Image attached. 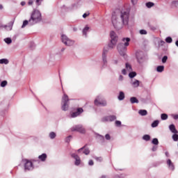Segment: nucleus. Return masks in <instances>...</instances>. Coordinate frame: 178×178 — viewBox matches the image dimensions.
Returning a JSON list of instances; mask_svg holds the SVG:
<instances>
[{
  "mask_svg": "<svg viewBox=\"0 0 178 178\" xmlns=\"http://www.w3.org/2000/svg\"><path fill=\"white\" fill-rule=\"evenodd\" d=\"M130 17V14L128 11H122L120 14V21L116 16H113L112 18V23L117 30H120V29L123 28L124 26H127L129 24V17Z\"/></svg>",
  "mask_w": 178,
  "mask_h": 178,
  "instance_id": "nucleus-1",
  "label": "nucleus"
},
{
  "mask_svg": "<svg viewBox=\"0 0 178 178\" xmlns=\"http://www.w3.org/2000/svg\"><path fill=\"white\" fill-rule=\"evenodd\" d=\"M41 20H42L41 13H40L37 10H35L31 13L29 20H24L23 22L22 29H24L29 24H30V26H34V24H37V23H40Z\"/></svg>",
  "mask_w": 178,
  "mask_h": 178,
  "instance_id": "nucleus-2",
  "label": "nucleus"
},
{
  "mask_svg": "<svg viewBox=\"0 0 178 178\" xmlns=\"http://www.w3.org/2000/svg\"><path fill=\"white\" fill-rule=\"evenodd\" d=\"M130 42V38H126L122 39V42L119 43L117 46V49L121 55V56H124L126 55V51H127V47H129Z\"/></svg>",
  "mask_w": 178,
  "mask_h": 178,
  "instance_id": "nucleus-3",
  "label": "nucleus"
},
{
  "mask_svg": "<svg viewBox=\"0 0 178 178\" xmlns=\"http://www.w3.org/2000/svg\"><path fill=\"white\" fill-rule=\"evenodd\" d=\"M110 37L111 38V42L108 44V48H111V49H113L115 47H116V44H118V35H116V33L115 31H111L110 33Z\"/></svg>",
  "mask_w": 178,
  "mask_h": 178,
  "instance_id": "nucleus-4",
  "label": "nucleus"
},
{
  "mask_svg": "<svg viewBox=\"0 0 178 178\" xmlns=\"http://www.w3.org/2000/svg\"><path fill=\"white\" fill-rule=\"evenodd\" d=\"M69 96L67 95L64 94L63 97H62V102H61V109L62 111H66L67 109H69Z\"/></svg>",
  "mask_w": 178,
  "mask_h": 178,
  "instance_id": "nucleus-5",
  "label": "nucleus"
},
{
  "mask_svg": "<svg viewBox=\"0 0 178 178\" xmlns=\"http://www.w3.org/2000/svg\"><path fill=\"white\" fill-rule=\"evenodd\" d=\"M61 40L62 42H63L65 45H67V47H70L73 45V44H74V41L70 40L69 38L66 36V35H62Z\"/></svg>",
  "mask_w": 178,
  "mask_h": 178,
  "instance_id": "nucleus-6",
  "label": "nucleus"
},
{
  "mask_svg": "<svg viewBox=\"0 0 178 178\" xmlns=\"http://www.w3.org/2000/svg\"><path fill=\"white\" fill-rule=\"evenodd\" d=\"M22 162L24 163V170H31V169H33V162L30 161L29 159H22Z\"/></svg>",
  "mask_w": 178,
  "mask_h": 178,
  "instance_id": "nucleus-7",
  "label": "nucleus"
},
{
  "mask_svg": "<svg viewBox=\"0 0 178 178\" xmlns=\"http://www.w3.org/2000/svg\"><path fill=\"white\" fill-rule=\"evenodd\" d=\"M72 131H78V133H81V134H85L86 129L83 128V125H75L71 128Z\"/></svg>",
  "mask_w": 178,
  "mask_h": 178,
  "instance_id": "nucleus-8",
  "label": "nucleus"
},
{
  "mask_svg": "<svg viewBox=\"0 0 178 178\" xmlns=\"http://www.w3.org/2000/svg\"><path fill=\"white\" fill-rule=\"evenodd\" d=\"M95 105H97V106L99 105H101L102 106H106V101L102 100L99 97H97L95 100Z\"/></svg>",
  "mask_w": 178,
  "mask_h": 178,
  "instance_id": "nucleus-9",
  "label": "nucleus"
},
{
  "mask_svg": "<svg viewBox=\"0 0 178 178\" xmlns=\"http://www.w3.org/2000/svg\"><path fill=\"white\" fill-rule=\"evenodd\" d=\"M84 112V110H83V108H78L76 109V111L73 112L71 114V118H77V116H80V115H81V113H83Z\"/></svg>",
  "mask_w": 178,
  "mask_h": 178,
  "instance_id": "nucleus-10",
  "label": "nucleus"
},
{
  "mask_svg": "<svg viewBox=\"0 0 178 178\" xmlns=\"http://www.w3.org/2000/svg\"><path fill=\"white\" fill-rule=\"evenodd\" d=\"M113 120H116L115 115L106 116L102 119V122H113Z\"/></svg>",
  "mask_w": 178,
  "mask_h": 178,
  "instance_id": "nucleus-11",
  "label": "nucleus"
},
{
  "mask_svg": "<svg viewBox=\"0 0 178 178\" xmlns=\"http://www.w3.org/2000/svg\"><path fill=\"white\" fill-rule=\"evenodd\" d=\"M71 156L74 158V159H75V165L76 166H79V165H80V163H81V160H80V157L79 156V155L76 154H72Z\"/></svg>",
  "mask_w": 178,
  "mask_h": 178,
  "instance_id": "nucleus-12",
  "label": "nucleus"
},
{
  "mask_svg": "<svg viewBox=\"0 0 178 178\" xmlns=\"http://www.w3.org/2000/svg\"><path fill=\"white\" fill-rule=\"evenodd\" d=\"M109 49L108 47H104L102 53V59L104 63H106V54H108Z\"/></svg>",
  "mask_w": 178,
  "mask_h": 178,
  "instance_id": "nucleus-13",
  "label": "nucleus"
},
{
  "mask_svg": "<svg viewBox=\"0 0 178 178\" xmlns=\"http://www.w3.org/2000/svg\"><path fill=\"white\" fill-rule=\"evenodd\" d=\"M131 85L134 88H137L138 87H140V81L134 79L131 81Z\"/></svg>",
  "mask_w": 178,
  "mask_h": 178,
  "instance_id": "nucleus-14",
  "label": "nucleus"
},
{
  "mask_svg": "<svg viewBox=\"0 0 178 178\" xmlns=\"http://www.w3.org/2000/svg\"><path fill=\"white\" fill-rule=\"evenodd\" d=\"M169 129L172 133H174V134H177L178 131L176 130V127H175V124H170Z\"/></svg>",
  "mask_w": 178,
  "mask_h": 178,
  "instance_id": "nucleus-15",
  "label": "nucleus"
},
{
  "mask_svg": "<svg viewBox=\"0 0 178 178\" xmlns=\"http://www.w3.org/2000/svg\"><path fill=\"white\" fill-rule=\"evenodd\" d=\"M167 164L168 165L171 170H175V165H173V163H172V161L170 159H168L167 161Z\"/></svg>",
  "mask_w": 178,
  "mask_h": 178,
  "instance_id": "nucleus-16",
  "label": "nucleus"
},
{
  "mask_svg": "<svg viewBox=\"0 0 178 178\" xmlns=\"http://www.w3.org/2000/svg\"><path fill=\"white\" fill-rule=\"evenodd\" d=\"M38 159H40V161H42V162H45V161L47 160V154L44 153L42 155H40L38 156Z\"/></svg>",
  "mask_w": 178,
  "mask_h": 178,
  "instance_id": "nucleus-17",
  "label": "nucleus"
},
{
  "mask_svg": "<svg viewBox=\"0 0 178 178\" xmlns=\"http://www.w3.org/2000/svg\"><path fill=\"white\" fill-rule=\"evenodd\" d=\"M136 58L138 63H143V58L141 56V54L140 53H138L136 54Z\"/></svg>",
  "mask_w": 178,
  "mask_h": 178,
  "instance_id": "nucleus-18",
  "label": "nucleus"
},
{
  "mask_svg": "<svg viewBox=\"0 0 178 178\" xmlns=\"http://www.w3.org/2000/svg\"><path fill=\"white\" fill-rule=\"evenodd\" d=\"M8 63H9V60L6 58L0 59V65H8Z\"/></svg>",
  "mask_w": 178,
  "mask_h": 178,
  "instance_id": "nucleus-19",
  "label": "nucleus"
},
{
  "mask_svg": "<svg viewBox=\"0 0 178 178\" xmlns=\"http://www.w3.org/2000/svg\"><path fill=\"white\" fill-rule=\"evenodd\" d=\"M139 115H140L141 116H147V115H148V112H147L146 110H140L138 111Z\"/></svg>",
  "mask_w": 178,
  "mask_h": 178,
  "instance_id": "nucleus-20",
  "label": "nucleus"
},
{
  "mask_svg": "<svg viewBox=\"0 0 178 178\" xmlns=\"http://www.w3.org/2000/svg\"><path fill=\"white\" fill-rule=\"evenodd\" d=\"M164 69H165V67L163 65H159L156 67V70L157 72H159V73H162Z\"/></svg>",
  "mask_w": 178,
  "mask_h": 178,
  "instance_id": "nucleus-21",
  "label": "nucleus"
},
{
  "mask_svg": "<svg viewBox=\"0 0 178 178\" xmlns=\"http://www.w3.org/2000/svg\"><path fill=\"white\" fill-rule=\"evenodd\" d=\"M119 101H123L124 99V92H120V95L118 96Z\"/></svg>",
  "mask_w": 178,
  "mask_h": 178,
  "instance_id": "nucleus-22",
  "label": "nucleus"
},
{
  "mask_svg": "<svg viewBox=\"0 0 178 178\" xmlns=\"http://www.w3.org/2000/svg\"><path fill=\"white\" fill-rule=\"evenodd\" d=\"M130 102L132 104H138V99H137V97H131Z\"/></svg>",
  "mask_w": 178,
  "mask_h": 178,
  "instance_id": "nucleus-23",
  "label": "nucleus"
},
{
  "mask_svg": "<svg viewBox=\"0 0 178 178\" xmlns=\"http://www.w3.org/2000/svg\"><path fill=\"white\" fill-rule=\"evenodd\" d=\"M88 30H90V27L88 26H86L83 30V35H85L86 37H87V32L88 31Z\"/></svg>",
  "mask_w": 178,
  "mask_h": 178,
  "instance_id": "nucleus-24",
  "label": "nucleus"
},
{
  "mask_svg": "<svg viewBox=\"0 0 178 178\" xmlns=\"http://www.w3.org/2000/svg\"><path fill=\"white\" fill-rule=\"evenodd\" d=\"M143 140H145V141H149V140H151V136L149 135H145L143 136Z\"/></svg>",
  "mask_w": 178,
  "mask_h": 178,
  "instance_id": "nucleus-25",
  "label": "nucleus"
},
{
  "mask_svg": "<svg viewBox=\"0 0 178 178\" xmlns=\"http://www.w3.org/2000/svg\"><path fill=\"white\" fill-rule=\"evenodd\" d=\"M125 66H126V69H127V70H128V72H131L133 70L131 69V65H130V64L127 63Z\"/></svg>",
  "mask_w": 178,
  "mask_h": 178,
  "instance_id": "nucleus-26",
  "label": "nucleus"
},
{
  "mask_svg": "<svg viewBox=\"0 0 178 178\" xmlns=\"http://www.w3.org/2000/svg\"><path fill=\"white\" fill-rule=\"evenodd\" d=\"M129 76L130 79H133L134 77H136V76H137V73H136V72H132L129 74Z\"/></svg>",
  "mask_w": 178,
  "mask_h": 178,
  "instance_id": "nucleus-27",
  "label": "nucleus"
},
{
  "mask_svg": "<svg viewBox=\"0 0 178 178\" xmlns=\"http://www.w3.org/2000/svg\"><path fill=\"white\" fill-rule=\"evenodd\" d=\"M159 124V121L155 120L154 122L152 123V127H157Z\"/></svg>",
  "mask_w": 178,
  "mask_h": 178,
  "instance_id": "nucleus-28",
  "label": "nucleus"
},
{
  "mask_svg": "<svg viewBox=\"0 0 178 178\" xmlns=\"http://www.w3.org/2000/svg\"><path fill=\"white\" fill-rule=\"evenodd\" d=\"M152 144L154 145H158L159 144V141L158 140V138H154L152 141Z\"/></svg>",
  "mask_w": 178,
  "mask_h": 178,
  "instance_id": "nucleus-29",
  "label": "nucleus"
},
{
  "mask_svg": "<svg viewBox=\"0 0 178 178\" xmlns=\"http://www.w3.org/2000/svg\"><path fill=\"white\" fill-rule=\"evenodd\" d=\"M4 41L6 44H12V39L10 38H5Z\"/></svg>",
  "mask_w": 178,
  "mask_h": 178,
  "instance_id": "nucleus-30",
  "label": "nucleus"
},
{
  "mask_svg": "<svg viewBox=\"0 0 178 178\" xmlns=\"http://www.w3.org/2000/svg\"><path fill=\"white\" fill-rule=\"evenodd\" d=\"M49 137H50V138H51V140H54V138H55V137H56V134H55V132H51L49 134Z\"/></svg>",
  "mask_w": 178,
  "mask_h": 178,
  "instance_id": "nucleus-31",
  "label": "nucleus"
},
{
  "mask_svg": "<svg viewBox=\"0 0 178 178\" xmlns=\"http://www.w3.org/2000/svg\"><path fill=\"white\" fill-rule=\"evenodd\" d=\"M161 118L162 120H166V119H168V114L163 113L161 114Z\"/></svg>",
  "mask_w": 178,
  "mask_h": 178,
  "instance_id": "nucleus-32",
  "label": "nucleus"
},
{
  "mask_svg": "<svg viewBox=\"0 0 178 178\" xmlns=\"http://www.w3.org/2000/svg\"><path fill=\"white\" fill-rule=\"evenodd\" d=\"M154 3L152 2H147L146 3L147 8H152L154 6Z\"/></svg>",
  "mask_w": 178,
  "mask_h": 178,
  "instance_id": "nucleus-33",
  "label": "nucleus"
},
{
  "mask_svg": "<svg viewBox=\"0 0 178 178\" xmlns=\"http://www.w3.org/2000/svg\"><path fill=\"white\" fill-rule=\"evenodd\" d=\"M8 86V81H3L1 83V87H6Z\"/></svg>",
  "mask_w": 178,
  "mask_h": 178,
  "instance_id": "nucleus-34",
  "label": "nucleus"
},
{
  "mask_svg": "<svg viewBox=\"0 0 178 178\" xmlns=\"http://www.w3.org/2000/svg\"><path fill=\"white\" fill-rule=\"evenodd\" d=\"M172 139L174 140V141H178V135L177 134L172 135Z\"/></svg>",
  "mask_w": 178,
  "mask_h": 178,
  "instance_id": "nucleus-35",
  "label": "nucleus"
},
{
  "mask_svg": "<svg viewBox=\"0 0 178 178\" xmlns=\"http://www.w3.org/2000/svg\"><path fill=\"white\" fill-rule=\"evenodd\" d=\"M98 137H99V140H100V141H102V143H104L105 138L104 136L99 135Z\"/></svg>",
  "mask_w": 178,
  "mask_h": 178,
  "instance_id": "nucleus-36",
  "label": "nucleus"
},
{
  "mask_svg": "<svg viewBox=\"0 0 178 178\" xmlns=\"http://www.w3.org/2000/svg\"><path fill=\"white\" fill-rule=\"evenodd\" d=\"M165 41H166L168 44H170V42H172V41H173V40H172L170 37H168V38H166Z\"/></svg>",
  "mask_w": 178,
  "mask_h": 178,
  "instance_id": "nucleus-37",
  "label": "nucleus"
},
{
  "mask_svg": "<svg viewBox=\"0 0 178 178\" xmlns=\"http://www.w3.org/2000/svg\"><path fill=\"white\" fill-rule=\"evenodd\" d=\"M168 60V56H164L162 58V63H166V61Z\"/></svg>",
  "mask_w": 178,
  "mask_h": 178,
  "instance_id": "nucleus-38",
  "label": "nucleus"
},
{
  "mask_svg": "<svg viewBox=\"0 0 178 178\" xmlns=\"http://www.w3.org/2000/svg\"><path fill=\"white\" fill-rule=\"evenodd\" d=\"M12 26H13V23L11 24V26H6V25H4V26H2V27H3L4 29H9V30H12Z\"/></svg>",
  "mask_w": 178,
  "mask_h": 178,
  "instance_id": "nucleus-39",
  "label": "nucleus"
},
{
  "mask_svg": "<svg viewBox=\"0 0 178 178\" xmlns=\"http://www.w3.org/2000/svg\"><path fill=\"white\" fill-rule=\"evenodd\" d=\"M83 154H85V155H88L90 154V149H85L83 151Z\"/></svg>",
  "mask_w": 178,
  "mask_h": 178,
  "instance_id": "nucleus-40",
  "label": "nucleus"
},
{
  "mask_svg": "<svg viewBox=\"0 0 178 178\" xmlns=\"http://www.w3.org/2000/svg\"><path fill=\"white\" fill-rule=\"evenodd\" d=\"M44 0H36V5H38V6H40V5H41V3Z\"/></svg>",
  "mask_w": 178,
  "mask_h": 178,
  "instance_id": "nucleus-41",
  "label": "nucleus"
},
{
  "mask_svg": "<svg viewBox=\"0 0 178 178\" xmlns=\"http://www.w3.org/2000/svg\"><path fill=\"white\" fill-rule=\"evenodd\" d=\"M140 34L145 35V34H147V31H145L144 29H142V30L140 31Z\"/></svg>",
  "mask_w": 178,
  "mask_h": 178,
  "instance_id": "nucleus-42",
  "label": "nucleus"
},
{
  "mask_svg": "<svg viewBox=\"0 0 178 178\" xmlns=\"http://www.w3.org/2000/svg\"><path fill=\"white\" fill-rule=\"evenodd\" d=\"M95 159L99 162H102V157H95Z\"/></svg>",
  "mask_w": 178,
  "mask_h": 178,
  "instance_id": "nucleus-43",
  "label": "nucleus"
},
{
  "mask_svg": "<svg viewBox=\"0 0 178 178\" xmlns=\"http://www.w3.org/2000/svg\"><path fill=\"white\" fill-rule=\"evenodd\" d=\"M88 16H90V13H86L83 15V19H86Z\"/></svg>",
  "mask_w": 178,
  "mask_h": 178,
  "instance_id": "nucleus-44",
  "label": "nucleus"
},
{
  "mask_svg": "<svg viewBox=\"0 0 178 178\" xmlns=\"http://www.w3.org/2000/svg\"><path fill=\"white\" fill-rule=\"evenodd\" d=\"M105 138L106 140H111V135H109L108 134H106Z\"/></svg>",
  "mask_w": 178,
  "mask_h": 178,
  "instance_id": "nucleus-45",
  "label": "nucleus"
},
{
  "mask_svg": "<svg viewBox=\"0 0 178 178\" xmlns=\"http://www.w3.org/2000/svg\"><path fill=\"white\" fill-rule=\"evenodd\" d=\"M88 165H90V166H92V165H94V161L92 160H90L88 162Z\"/></svg>",
  "mask_w": 178,
  "mask_h": 178,
  "instance_id": "nucleus-46",
  "label": "nucleus"
},
{
  "mask_svg": "<svg viewBox=\"0 0 178 178\" xmlns=\"http://www.w3.org/2000/svg\"><path fill=\"white\" fill-rule=\"evenodd\" d=\"M138 0H131V3H133V5H137V2Z\"/></svg>",
  "mask_w": 178,
  "mask_h": 178,
  "instance_id": "nucleus-47",
  "label": "nucleus"
},
{
  "mask_svg": "<svg viewBox=\"0 0 178 178\" xmlns=\"http://www.w3.org/2000/svg\"><path fill=\"white\" fill-rule=\"evenodd\" d=\"M115 124L116 126H120V124H122V122L120 121H115Z\"/></svg>",
  "mask_w": 178,
  "mask_h": 178,
  "instance_id": "nucleus-48",
  "label": "nucleus"
},
{
  "mask_svg": "<svg viewBox=\"0 0 178 178\" xmlns=\"http://www.w3.org/2000/svg\"><path fill=\"white\" fill-rule=\"evenodd\" d=\"M172 118H173V119H175V120H177V119H178V115H172Z\"/></svg>",
  "mask_w": 178,
  "mask_h": 178,
  "instance_id": "nucleus-49",
  "label": "nucleus"
},
{
  "mask_svg": "<svg viewBox=\"0 0 178 178\" xmlns=\"http://www.w3.org/2000/svg\"><path fill=\"white\" fill-rule=\"evenodd\" d=\"M70 138H72V136H70L67 137V142L69 143V141H70Z\"/></svg>",
  "mask_w": 178,
  "mask_h": 178,
  "instance_id": "nucleus-50",
  "label": "nucleus"
},
{
  "mask_svg": "<svg viewBox=\"0 0 178 178\" xmlns=\"http://www.w3.org/2000/svg\"><path fill=\"white\" fill-rule=\"evenodd\" d=\"M33 0H29V1L28 2L29 5H32L33 4Z\"/></svg>",
  "mask_w": 178,
  "mask_h": 178,
  "instance_id": "nucleus-51",
  "label": "nucleus"
},
{
  "mask_svg": "<svg viewBox=\"0 0 178 178\" xmlns=\"http://www.w3.org/2000/svg\"><path fill=\"white\" fill-rule=\"evenodd\" d=\"M21 5H22V6H24V5H26V2L22 1Z\"/></svg>",
  "mask_w": 178,
  "mask_h": 178,
  "instance_id": "nucleus-52",
  "label": "nucleus"
},
{
  "mask_svg": "<svg viewBox=\"0 0 178 178\" xmlns=\"http://www.w3.org/2000/svg\"><path fill=\"white\" fill-rule=\"evenodd\" d=\"M119 80L122 81V80H123V76L120 75L119 77Z\"/></svg>",
  "mask_w": 178,
  "mask_h": 178,
  "instance_id": "nucleus-53",
  "label": "nucleus"
},
{
  "mask_svg": "<svg viewBox=\"0 0 178 178\" xmlns=\"http://www.w3.org/2000/svg\"><path fill=\"white\" fill-rule=\"evenodd\" d=\"M122 74H126V70L124 69L122 70Z\"/></svg>",
  "mask_w": 178,
  "mask_h": 178,
  "instance_id": "nucleus-54",
  "label": "nucleus"
},
{
  "mask_svg": "<svg viewBox=\"0 0 178 178\" xmlns=\"http://www.w3.org/2000/svg\"><path fill=\"white\" fill-rule=\"evenodd\" d=\"M2 9H3V6H2L1 4H0V10H2Z\"/></svg>",
  "mask_w": 178,
  "mask_h": 178,
  "instance_id": "nucleus-55",
  "label": "nucleus"
},
{
  "mask_svg": "<svg viewBox=\"0 0 178 178\" xmlns=\"http://www.w3.org/2000/svg\"><path fill=\"white\" fill-rule=\"evenodd\" d=\"M175 6H177V7H178V1H175Z\"/></svg>",
  "mask_w": 178,
  "mask_h": 178,
  "instance_id": "nucleus-56",
  "label": "nucleus"
},
{
  "mask_svg": "<svg viewBox=\"0 0 178 178\" xmlns=\"http://www.w3.org/2000/svg\"><path fill=\"white\" fill-rule=\"evenodd\" d=\"M83 149H84V147H82V148L78 149V152H80V151H81V150H83Z\"/></svg>",
  "mask_w": 178,
  "mask_h": 178,
  "instance_id": "nucleus-57",
  "label": "nucleus"
},
{
  "mask_svg": "<svg viewBox=\"0 0 178 178\" xmlns=\"http://www.w3.org/2000/svg\"><path fill=\"white\" fill-rule=\"evenodd\" d=\"M114 63H115V65H118V60H115Z\"/></svg>",
  "mask_w": 178,
  "mask_h": 178,
  "instance_id": "nucleus-58",
  "label": "nucleus"
},
{
  "mask_svg": "<svg viewBox=\"0 0 178 178\" xmlns=\"http://www.w3.org/2000/svg\"><path fill=\"white\" fill-rule=\"evenodd\" d=\"M152 151H156V147H153V148H152Z\"/></svg>",
  "mask_w": 178,
  "mask_h": 178,
  "instance_id": "nucleus-59",
  "label": "nucleus"
},
{
  "mask_svg": "<svg viewBox=\"0 0 178 178\" xmlns=\"http://www.w3.org/2000/svg\"><path fill=\"white\" fill-rule=\"evenodd\" d=\"M165 156H169V152H165Z\"/></svg>",
  "mask_w": 178,
  "mask_h": 178,
  "instance_id": "nucleus-60",
  "label": "nucleus"
},
{
  "mask_svg": "<svg viewBox=\"0 0 178 178\" xmlns=\"http://www.w3.org/2000/svg\"><path fill=\"white\" fill-rule=\"evenodd\" d=\"M161 44L163 45V44H165L164 41H161Z\"/></svg>",
  "mask_w": 178,
  "mask_h": 178,
  "instance_id": "nucleus-61",
  "label": "nucleus"
},
{
  "mask_svg": "<svg viewBox=\"0 0 178 178\" xmlns=\"http://www.w3.org/2000/svg\"><path fill=\"white\" fill-rule=\"evenodd\" d=\"M175 44L177 45V47H178V40L176 41Z\"/></svg>",
  "mask_w": 178,
  "mask_h": 178,
  "instance_id": "nucleus-62",
  "label": "nucleus"
},
{
  "mask_svg": "<svg viewBox=\"0 0 178 178\" xmlns=\"http://www.w3.org/2000/svg\"><path fill=\"white\" fill-rule=\"evenodd\" d=\"M100 178H106L105 176H102Z\"/></svg>",
  "mask_w": 178,
  "mask_h": 178,
  "instance_id": "nucleus-63",
  "label": "nucleus"
},
{
  "mask_svg": "<svg viewBox=\"0 0 178 178\" xmlns=\"http://www.w3.org/2000/svg\"><path fill=\"white\" fill-rule=\"evenodd\" d=\"M65 49H62V51H63Z\"/></svg>",
  "mask_w": 178,
  "mask_h": 178,
  "instance_id": "nucleus-64",
  "label": "nucleus"
}]
</instances>
